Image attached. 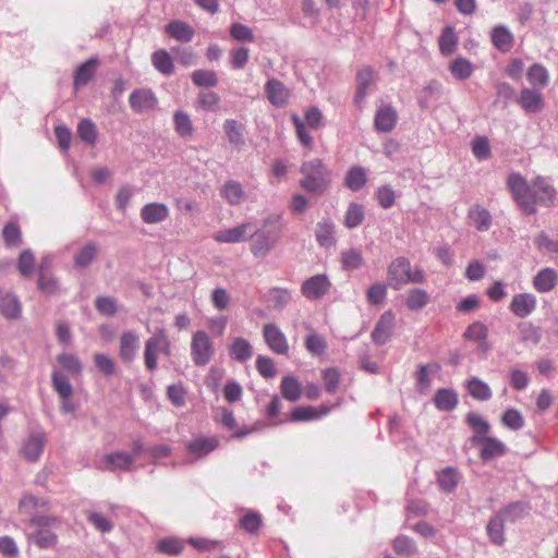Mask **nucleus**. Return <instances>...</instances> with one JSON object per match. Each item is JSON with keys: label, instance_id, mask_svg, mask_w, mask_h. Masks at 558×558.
<instances>
[{"label": "nucleus", "instance_id": "9d476101", "mask_svg": "<svg viewBox=\"0 0 558 558\" xmlns=\"http://www.w3.org/2000/svg\"><path fill=\"white\" fill-rule=\"evenodd\" d=\"M219 447V439L216 436H197L186 441V451L194 460L207 457Z\"/></svg>", "mask_w": 558, "mask_h": 558}, {"label": "nucleus", "instance_id": "c9c22d12", "mask_svg": "<svg viewBox=\"0 0 558 558\" xmlns=\"http://www.w3.org/2000/svg\"><path fill=\"white\" fill-rule=\"evenodd\" d=\"M229 353L234 361L245 363L253 356V347L246 339L236 337L229 348Z\"/></svg>", "mask_w": 558, "mask_h": 558}, {"label": "nucleus", "instance_id": "e2e57ef3", "mask_svg": "<svg viewBox=\"0 0 558 558\" xmlns=\"http://www.w3.org/2000/svg\"><path fill=\"white\" fill-rule=\"evenodd\" d=\"M269 302L272 308L283 310L291 301V291L284 288H271L268 293Z\"/></svg>", "mask_w": 558, "mask_h": 558}, {"label": "nucleus", "instance_id": "de8ad7c7", "mask_svg": "<svg viewBox=\"0 0 558 558\" xmlns=\"http://www.w3.org/2000/svg\"><path fill=\"white\" fill-rule=\"evenodd\" d=\"M366 170L361 166H354L347 172L344 185L349 190L357 192L366 184Z\"/></svg>", "mask_w": 558, "mask_h": 558}, {"label": "nucleus", "instance_id": "6e6d98bb", "mask_svg": "<svg viewBox=\"0 0 558 558\" xmlns=\"http://www.w3.org/2000/svg\"><path fill=\"white\" fill-rule=\"evenodd\" d=\"M186 543L201 553H210L215 550H222L225 548V543L222 541L206 537H189Z\"/></svg>", "mask_w": 558, "mask_h": 558}, {"label": "nucleus", "instance_id": "8fccbe9b", "mask_svg": "<svg viewBox=\"0 0 558 558\" xmlns=\"http://www.w3.org/2000/svg\"><path fill=\"white\" fill-rule=\"evenodd\" d=\"M57 362L61 367V372L69 373L72 376H80L83 365L80 359L71 353H62L57 356Z\"/></svg>", "mask_w": 558, "mask_h": 558}, {"label": "nucleus", "instance_id": "69168bd1", "mask_svg": "<svg viewBox=\"0 0 558 558\" xmlns=\"http://www.w3.org/2000/svg\"><path fill=\"white\" fill-rule=\"evenodd\" d=\"M501 423L511 430H519L524 426V417L519 410L509 408L504 412Z\"/></svg>", "mask_w": 558, "mask_h": 558}, {"label": "nucleus", "instance_id": "2eb2a0df", "mask_svg": "<svg viewBox=\"0 0 558 558\" xmlns=\"http://www.w3.org/2000/svg\"><path fill=\"white\" fill-rule=\"evenodd\" d=\"M537 300L536 296L532 293H518L513 295L509 310L510 312L519 317L525 318L530 316L536 308Z\"/></svg>", "mask_w": 558, "mask_h": 558}, {"label": "nucleus", "instance_id": "5701e85b", "mask_svg": "<svg viewBox=\"0 0 558 558\" xmlns=\"http://www.w3.org/2000/svg\"><path fill=\"white\" fill-rule=\"evenodd\" d=\"M140 348V337L133 331L129 330L122 333L120 338L119 355L125 363H131L136 356Z\"/></svg>", "mask_w": 558, "mask_h": 558}, {"label": "nucleus", "instance_id": "72a5a7b5", "mask_svg": "<svg viewBox=\"0 0 558 558\" xmlns=\"http://www.w3.org/2000/svg\"><path fill=\"white\" fill-rule=\"evenodd\" d=\"M458 395L453 389L440 388L436 391L434 397L435 407L439 411L450 412L458 405Z\"/></svg>", "mask_w": 558, "mask_h": 558}, {"label": "nucleus", "instance_id": "1a4fd4ad", "mask_svg": "<svg viewBox=\"0 0 558 558\" xmlns=\"http://www.w3.org/2000/svg\"><path fill=\"white\" fill-rule=\"evenodd\" d=\"M132 464L133 456L124 451L106 453L100 459L95 461L96 469L110 472L118 470H129Z\"/></svg>", "mask_w": 558, "mask_h": 558}, {"label": "nucleus", "instance_id": "9b49d317", "mask_svg": "<svg viewBox=\"0 0 558 558\" xmlns=\"http://www.w3.org/2000/svg\"><path fill=\"white\" fill-rule=\"evenodd\" d=\"M265 94L269 102L276 108H283L289 104L290 89L279 80L270 78L265 84Z\"/></svg>", "mask_w": 558, "mask_h": 558}, {"label": "nucleus", "instance_id": "338daca9", "mask_svg": "<svg viewBox=\"0 0 558 558\" xmlns=\"http://www.w3.org/2000/svg\"><path fill=\"white\" fill-rule=\"evenodd\" d=\"M191 80L198 87H214L218 84L217 74L210 70H196L191 74Z\"/></svg>", "mask_w": 558, "mask_h": 558}, {"label": "nucleus", "instance_id": "a211bd4d", "mask_svg": "<svg viewBox=\"0 0 558 558\" xmlns=\"http://www.w3.org/2000/svg\"><path fill=\"white\" fill-rule=\"evenodd\" d=\"M330 405L320 404L319 407H298L291 411L290 420L292 422H308L323 418L331 411Z\"/></svg>", "mask_w": 558, "mask_h": 558}, {"label": "nucleus", "instance_id": "2f4dec72", "mask_svg": "<svg viewBox=\"0 0 558 558\" xmlns=\"http://www.w3.org/2000/svg\"><path fill=\"white\" fill-rule=\"evenodd\" d=\"M97 65L98 59L90 58L77 66L73 81L75 89L85 86L94 77Z\"/></svg>", "mask_w": 558, "mask_h": 558}, {"label": "nucleus", "instance_id": "f3484780", "mask_svg": "<svg viewBox=\"0 0 558 558\" xmlns=\"http://www.w3.org/2000/svg\"><path fill=\"white\" fill-rule=\"evenodd\" d=\"M518 104L527 113H538L544 108V100L541 89L524 87L521 90Z\"/></svg>", "mask_w": 558, "mask_h": 558}, {"label": "nucleus", "instance_id": "774afa93", "mask_svg": "<svg viewBox=\"0 0 558 558\" xmlns=\"http://www.w3.org/2000/svg\"><path fill=\"white\" fill-rule=\"evenodd\" d=\"M262 525L258 512L247 511L239 521V526L248 534H256Z\"/></svg>", "mask_w": 558, "mask_h": 558}, {"label": "nucleus", "instance_id": "58836bf2", "mask_svg": "<svg viewBox=\"0 0 558 558\" xmlns=\"http://www.w3.org/2000/svg\"><path fill=\"white\" fill-rule=\"evenodd\" d=\"M530 511V506L525 501H514L502 508L498 514L504 518L506 522L514 523L523 519Z\"/></svg>", "mask_w": 558, "mask_h": 558}, {"label": "nucleus", "instance_id": "a19ab883", "mask_svg": "<svg viewBox=\"0 0 558 558\" xmlns=\"http://www.w3.org/2000/svg\"><path fill=\"white\" fill-rule=\"evenodd\" d=\"M468 216L474 223V227L476 228L477 231H487L492 226L490 213L480 205L472 206L469 210Z\"/></svg>", "mask_w": 558, "mask_h": 558}, {"label": "nucleus", "instance_id": "aec40b11", "mask_svg": "<svg viewBox=\"0 0 558 558\" xmlns=\"http://www.w3.org/2000/svg\"><path fill=\"white\" fill-rule=\"evenodd\" d=\"M315 236L318 245L326 250L337 244L336 226L329 218H324L316 225Z\"/></svg>", "mask_w": 558, "mask_h": 558}, {"label": "nucleus", "instance_id": "473e14b6", "mask_svg": "<svg viewBox=\"0 0 558 558\" xmlns=\"http://www.w3.org/2000/svg\"><path fill=\"white\" fill-rule=\"evenodd\" d=\"M488 336V329L485 324L481 322H474L471 324L464 332V337L477 343L480 351H487L489 345L486 341Z\"/></svg>", "mask_w": 558, "mask_h": 558}, {"label": "nucleus", "instance_id": "c85d7f7f", "mask_svg": "<svg viewBox=\"0 0 558 558\" xmlns=\"http://www.w3.org/2000/svg\"><path fill=\"white\" fill-rule=\"evenodd\" d=\"M98 252L97 243L93 241L85 243L73 256L74 267L78 269L87 268L94 262Z\"/></svg>", "mask_w": 558, "mask_h": 558}, {"label": "nucleus", "instance_id": "f704fd0d", "mask_svg": "<svg viewBox=\"0 0 558 558\" xmlns=\"http://www.w3.org/2000/svg\"><path fill=\"white\" fill-rule=\"evenodd\" d=\"M513 35L505 25H497L492 32V43L501 52L509 51L513 46Z\"/></svg>", "mask_w": 558, "mask_h": 558}, {"label": "nucleus", "instance_id": "f257e3e1", "mask_svg": "<svg viewBox=\"0 0 558 558\" xmlns=\"http://www.w3.org/2000/svg\"><path fill=\"white\" fill-rule=\"evenodd\" d=\"M508 189L518 207L525 215L536 214V205L553 207L557 191L548 179L537 175L529 183L520 173H510L507 180Z\"/></svg>", "mask_w": 558, "mask_h": 558}, {"label": "nucleus", "instance_id": "4c0bfd02", "mask_svg": "<svg viewBox=\"0 0 558 558\" xmlns=\"http://www.w3.org/2000/svg\"><path fill=\"white\" fill-rule=\"evenodd\" d=\"M280 392L286 400L296 402L302 396V386L295 376L288 375L281 379Z\"/></svg>", "mask_w": 558, "mask_h": 558}, {"label": "nucleus", "instance_id": "f8f14e48", "mask_svg": "<svg viewBox=\"0 0 558 558\" xmlns=\"http://www.w3.org/2000/svg\"><path fill=\"white\" fill-rule=\"evenodd\" d=\"M129 104L133 111L141 113L155 109L158 105V99L151 89L137 88L131 93Z\"/></svg>", "mask_w": 558, "mask_h": 558}, {"label": "nucleus", "instance_id": "4be33fe9", "mask_svg": "<svg viewBox=\"0 0 558 558\" xmlns=\"http://www.w3.org/2000/svg\"><path fill=\"white\" fill-rule=\"evenodd\" d=\"M45 444H46L45 433L35 432V433L31 434L22 447L23 457L31 462L37 461L43 453Z\"/></svg>", "mask_w": 558, "mask_h": 558}, {"label": "nucleus", "instance_id": "5fc2aeb1", "mask_svg": "<svg viewBox=\"0 0 558 558\" xmlns=\"http://www.w3.org/2000/svg\"><path fill=\"white\" fill-rule=\"evenodd\" d=\"M473 64L462 57L454 59L449 65L450 73L459 81L468 80L473 74Z\"/></svg>", "mask_w": 558, "mask_h": 558}, {"label": "nucleus", "instance_id": "09e8293b", "mask_svg": "<svg viewBox=\"0 0 558 558\" xmlns=\"http://www.w3.org/2000/svg\"><path fill=\"white\" fill-rule=\"evenodd\" d=\"M173 125L175 132L183 138L191 137L193 135V123L189 113L182 110H178L173 113Z\"/></svg>", "mask_w": 558, "mask_h": 558}, {"label": "nucleus", "instance_id": "cd10ccee", "mask_svg": "<svg viewBox=\"0 0 558 558\" xmlns=\"http://www.w3.org/2000/svg\"><path fill=\"white\" fill-rule=\"evenodd\" d=\"M558 282V272L549 267L541 269L533 279V287L541 293L551 291Z\"/></svg>", "mask_w": 558, "mask_h": 558}, {"label": "nucleus", "instance_id": "20e7f679", "mask_svg": "<svg viewBox=\"0 0 558 558\" xmlns=\"http://www.w3.org/2000/svg\"><path fill=\"white\" fill-rule=\"evenodd\" d=\"M190 349L191 360L198 367L208 365L216 353L214 341L205 330H196L192 335Z\"/></svg>", "mask_w": 558, "mask_h": 558}, {"label": "nucleus", "instance_id": "13d9d810", "mask_svg": "<svg viewBox=\"0 0 558 558\" xmlns=\"http://www.w3.org/2000/svg\"><path fill=\"white\" fill-rule=\"evenodd\" d=\"M429 302L428 293L423 289H412L405 299V305L410 311H420Z\"/></svg>", "mask_w": 558, "mask_h": 558}, {"label": "nucleus", "instance_id": "ddd939ff", "mask_svg": "<svg viewBox=\"0 0 558 558\" xmlns=\"http://www.w3.org/2000/svg\"><path fill=\"white\" fill-rule=\"evenodd\" d=\"M396 323V316L391 311H386L378 319L375 325V328L372 331V340L378 344L383 345L387 343L392 335Z\"/></svg>", "mask_w": 558, "mask_h": 558}, {"label": "nucleus", "instance_id": "7c9ffc66", "mask_svg": "<svg viewBox=\"0 0 558 558\" xmlns=\"http://www.w3.org/2000/svg\"><path fill=\"white\" fill-rule=\"evenodd\" d=\"M436 475L437 484L439 488L445 493H452L461 480V475L458 469L453 466H446L437 472Z\"/></svg>", "mask_w": 558, "mask_h": 558}, {"label": "nucleus", "instance_id": "a18cd8bd", "mask_svg": "<svg viewBox=\"0 0 558 558\" xmlns=\"http://www.w3.org/2000/svg\"><path fill=\"white\" fill-rule=\"evenodd\" d=\"M27 539L41 549L53 547L57 543V535L50 529H36L35 532L27 534Z\"/></svg>", "mask_w": 558, "mask_h": 558}, {"label": "nucleus", "instance_id": "052dcab7", "mask_svg": "<svg viewBox=\"0 0 558 558\" xmlns=\"http://www.w3.org/2000/svg\"><path fill=\"white\" fill-rule=\"evenodd\" d=\"M159 350L156 344L155 336L153 335L145 341L144 349V364L149 372H154L158 366Z\"/></svg>", "mask_w": 558, "mask_h": 558}, {"label": "nucleus", "instance_id": "dca6fc26", "mask_svg": "<svg viewBox=\"0 0 558 558\" xmlns=\"http://www.w3.org/2000/svg\"><path fill=\"white\" fill-rule=\"evenodd\" d=\"M252 223L244 222L233 228L219 230L214 234V240L218 243H240L248 240Z\"/></svg>", "mask_w": 558, "mask_h": 558}, {"label": "nucleus", "instance_id": "7ed1b4c3", "mask_svg": "<svg viewBox=\"0 0 558 558\" xmlns=\"http://www.w3.org/2000/svg\"><path fill=\"white\" fill-rule=\"evenodd\" d=\"M425 282V275L422 268L412 270L411 263L407 257L395 258L387 268V286L399 291L409 283Z\"/></svg>", "mask_w": 558, "mask_h": 558}, {"label": "nucleus", "instance_id": "37998d69", "mask_svg": "<svg viewBox=\"0 0 558 558\" xmlns=\"http://www.w3.org/2000/svg\"><path fill=\"white\" fill-rule=\"evenodd\" d=\"M441 84L437 81H430L427 83L421 94L418 95L417 101L422 109H427L430 101H436L441 97Z\"/></svg>", "mask_w": 558, "mask_h": 558}, {"label": "nucleus", "instance_id": "f03ea898", "mask_svg": "<svg viewBox=\"0 0 558 558\" xmlns=\"http://www.w3.org/2000/svg\"><path fill=\"white\" fill-rule=\"evenodd\" d=\"M302 190L313 195H323L330 186L332 172L319 158L304 161L300 167Z\"/></svg>", "mask_w": 558, "mask_h": 558}, {"label": "nucleus", "instance_id": "c756f323", "mask_svg": "<svg viewBox=\"0 0 558 558\" xmlns=\"http://www.w3.org/2000/svg\"><path fill=\"white\" fill-rule=\"evenodd\" d=\"M374 77H375V73L371 66H365L357 72V74H356L357 87H356V93H355V97H354V102L356 105H361L364 101V99L367 95V90L374 82Z\"/></svg>", "mask_w": 558, "mask_h": 558}, {"label": "nucleus", "instance_id": "423d86ee", "mask_svg": "<svg viewBox=\"0 0 558 558\" xmlns=\"http://www.w3.org/2000/svg\"><path fill=\"white\" fill-rule=\"evenodd\" d=\"M251 238L254 239L251 244V253L256 258L266 257L280 240L275 230H251L248 239Z\"/></svg>", "mask_w": 558, "mask_h": 558}, {"label": "nucleus", "instance_id": "0e129e2a", "mask_svg": "<svg viewBox=\"0 0 558 558\" xmlns=\"http://www.w3.org/2000/svg\"><path fill=\"white\" fill-rule=\"evenodd\" d=\"M392 547L398 555L405 557H413L417 553L415 542L405 535L397 536L392 542Z\"/></svg>", "mask_w": 558, "mask_h": 558}, {"label": "nucleus", "instance_id": "b1692460", "mask_svg": "<svg viewBox=\"0 0 558 558\" xmlns=\"http://www.w3.org/2000/svg\"><path fill=\"white\" fill-rule=\"evenodd\" d=\"M0 313L7 319H19L22 314V305L15 293L0 290Z\"/></svg>", "mask_w": 558, "mask_h": 558}, {"label": "nucleus", "instance_id": "c03bdc74", "mask_svg": "<svg viewBox=\"0 0 558 558\" xmlns=\"http://www.w3.org/2000/svg\"><path fill=\"white\" fill-rule=\"evenodd\" d=\"M526 77L533 88L541 90L545 88L549 83V73L547 69L539 63H534L530 66L526 73Z\"/></svg>", "mask_w": 558, "mask_h": 558}, {"label": "nucleus", "instance_id": "bb28decb", "mask_svg": "<svg viewBox=\"0 0 558 558\" xmlns=\"http://www.w3.org/2000/svg\"><path fill=\"white\" fill-rule=\"evenodd\" d=\"M464 387L468 393L477 401H488L493 396L489 385L476 376L468 378Z\"/></svg>", "mask_w": 558, "mask_h": 558}, {"label": "nucleus", "instance_id": "a878e982", "mask_svg": "<svg viewBox=\"0 0 558 558\" xmlns=\"http://www.w3.org/2000/svg\"><path fill=\"white\" fill-rule=\"evenodd\" d=\"M465 422L473 430V435L471 437L472 445L487 437V434L490 430V424L481 414L476 412H469L465 416Z\"/></svg>", "mask_w": 558, "mask_h": 558}, {"label": "nucleus", "instance_id": "680f3d73", "mask_svg": "<svg viewBox=\"0 0 558 558\" xmlns=\"http://www.w3.org/2000/svg\"><path fill=\"white\" fill-rule=\"evenodd\" d=\"M151 62L153 65L165 75H171L174 71L172 58L166 50L154 52Z\"/></svg>", "mask_w": 558, "mask_h": 558}, {"label": "nucleus", "instance_id": "603ef678", "mask_svg": "<svg viewBox=\"0 0 558 558\" xmlns=\"http://www.w3.org/2000/svg\"><path fill=\"white\" fill-rule=\"evenodd\" d=\"M340 262L344 270L353 271L361 268L364 263V258L360 250L350 248L341 252Z\"/></svg>", "mask_w": 558, "mask_h": 558}, {"label": "nucleus", "instance_id": "bf43d9fd", "mask_svg": "<svg viewBox=\"0 0 558 558\" xmlns=\"http://www.w3.org/2000/svg\"><path fill=\"white\" fill-rule=\"evenodd\" d=\"M364 207L357 203H351L345 211L343 223L348 229H355L364 220Z\"/></svg>", "mask_w": 558, "mask_h": 558}, {"label": "nucleus", "instance_id": "39448f33", "mask_svg": "<svg viewBox=\"0 0 558 558\" xmlns=\"http://www.w3.org/2000/svg\"><path fill=\"white\" fill-rule=\"evenodd\" d=\"M51 385L53 390L60 398L61 405L60 410L62 413H73L76 411V404L72 401L73 386L71 385L68 376L60 372V369H53L51 374Z\"/></svg>", "mask_w": 558, "mask_h": 558}, {"label": "nucleus", "instance_id": "6ab92c4d", "mask_svg": "<svg viewBox=\"0 0 558 558\" xmlns=\"http://www.w3.org/2000/svg\"><path fill=\"white\" fill-rule=\"evenodd\" d=\"M398 113L391 105L380 106L375 113V129L381 133H388L396 126Z\"/></svg>", "mask_w": 558, "mask_h": 558}, {"label": "nucleus", "instance_id": "864d4df0", "mask_svg": "<svg viewBox=\"0 0 558 558\" xmlns=\"http://www.w3.org/2000/svg\"><path fill=\"white\" fill-rule=\"evenodd\" d=\"M439 50L442 56H450L456 50L458 37L452 26H446L438 40Z\"/></svg>", "mask_w": 558, "mask_h": 558}, {"label": "nucleus", "instance_id": "6e6552de", "mask_svg": "<svg viewBox=\"0 0 558 558\" xmlns=\"http://www.w3.org/2000/svg\"><path fill=\"white\" fill-rule=\"evenodd\" d=\"M263 338L268 348L276 354L287 355L289 343L283 331L274 323L264 325Z\"/></svg>", "mask_w": 558, "mask_h": 558}, {"label": "nucleus", "instance_id": "e433bc0d", "mask_svg": "<svg viewBox=\"0 0 558 558\" xmlns=\"http://www.w3.org/2000/svg\"><path fill=\"white\" fill-rule=\"evenodd\" d=\"M223 131L228 142L236 149H241L245 145L242 125L233 119H227L223 122Z\"/></svg>", "mask_w": 558, "mask_h": 558}, {"label": "nucleus", "instance_id": "0eeeda50", "mask_svg": "<svg viewBox=\"0 0 558 558\" xmlns=\"http://www.w3.org/2000/svg\"><path fill=\"white\" fill-rule=\"evenodd\" d=\"M331 282L327 275L318 274L303 281L301 293L311 301L323 299L330 290Z\"/></svg>", "mask_w": 558, "mask_h": 558}, {"label": "nucleus", "instance_id": "ea45409f", "mask_svg": "<svg viewBox=\"0 0 558 558\" xmlns=\"http://www.w3.org/2000/svg\"><path fill=\"white\" fill-rule=\"evenodd\" d=\"M505 520L498 512L490 518L487 523L486 531L490 542L495 545L501 546L505 544Z\"/></svg>", "mask_w": 558, "mask_h": 558}, {"label": "nucleus", "instance_id": "4468645a", "mask_svg": "<svg viewBox=\"0 0 558 558\" xmlns=\"http://www.w3.org/2000/svg\"><path fill=\"white\" fill-rule=\"evenodd\" d=\"M218 423L227 430L232 432V439H242L251 435L255 429L251 427H238L233 412L227 408L217 410Z\"/></svg>", "mask_w": 558, "mask_h": 558}, {"label": "nucleus", "instance_id": "412c9836", "mask_svg": "<svg viewBox=\"0 0 558 558\" xmlns=\"http://www.w3.org/2000/svg\"><path fill=\"white\" fill-rule=\"evenodd\" d=\"M473 446H481L480 457L483 461L502 457L507 451V446L501 440L489 436L476 441Z\"/></svg>", "mask_w": 558, "mask_h": 558}, {"label": "nucleus", "instance_id": "3c124183", "mask_svg": "<svg viewBox=\"0 0 558 558\" xmlns=\"http://www.w3.org/2000/svg\"><path fill=\"white\" fill-rule=\"evenodd\" d=\"M221 196L231 205H239L244 199L242 185L233 180L227 181L221 189Z\"/></svg>", "mask_w": 558, "mask_h": 558}, {"label": "nucleus", "instance_id": "4d7b16f0", "mask_svg": "<svg viewBox=\"0 0 558 558\" xmlns=\"http://www.w3.org/2000/svg\"><path fill=\"white\" fill-rule=\"evenodd\" d=\"M2 238L8 247H17L22 244V232L17 222L9 221L2 230Z\"/></svg>", "mask_w": 558, "mask_h": 558}, {"label": "nucleus", "instance_id": "79ce46f5", "mask_svg": "<svg viewBox=\"0 0 558 558\" xmlns=\"http://www.w3.org/2000/svg\"><path fill=\"white\" fill-rule=\"evenodd\" d=\"M167 34L181 43H189L193 39V28L184 22L172 21L166 26Z\"/></svg>", "mask_w": 558, "mask_h": 558}, {"label": "nucleus", "instance_id": "393cba45", "mask_svg": "<svg viewBox=\"0 0 558 558\" xmlns=\"http://www.w3.org/2000/svg\"><path fill=\"white\" fill-rule=\"evenodd\" d=\"M169 217V208L163 203H149L141 209V218L147 225L165 221Z\"/></svg>", "mask_w": 558, "mask_h": 558}, {"label": "nucleus", "instance_id": "49530a36", "mask_svg": "<svg viewBox=\"0 0 558 558\" xmlns=\"http://www.w3.org/2000/svg\"><path fill=\"white\" fill-rule=\"evenodd\" d=\"M185 543L186 541L175 536L163 537L157 542L156 550L165 555L178 556L183 551Z\"/></svg>", "mask_w": 558, "mask_h": 558}]
</instances>
